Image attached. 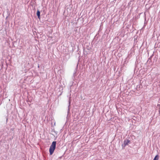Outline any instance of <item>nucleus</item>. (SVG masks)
<instances>
[{"label": "nucleus", "mask_w": 160, "mask_h": 160, "mask_svg": "<svg viewBox=\"0 0 160 160\" xmlns=\"http://www.w3.org/2000/svg\"><path fill=\"white\" fill-rule=\"evenodd\" d=\"M8 16H7L6 17V19H7V18H8Z\"/></svg>", "instance_id": "obj_12"}, {"label": "nucleus", "mask_w": 160, "mask_h": 160, "mask_svg": "<svg viewBox=\"0 0 160 160\" xmlns=\"http://www.w3.org/2000/svg\"><path fill=\"white\" fill-rule=\"evenodd\" d=\"M38 68H39V64H38Z\"/></svg>", "instance_id": "obj_11"}, {"label": "nucleus", "mask_w": 160, "mask_h": 160, "mask_svg": "<svg viewBox=\"0 0 160 160\" xmlns=\"http://www.w3.org/2000/svg\"><path fill=\"white\" fill-rule=\"evenodd\" d=\"M78 63L77 64V68H75V70L74 72V73H73V76L74 77H75V76L76 75V71H77V69H78Z\"/></svg>", "instance_id": "obj_6"}, {"label": "nucleus", "mask_w": 160, "mask_h": 160, "mask_svg": "<svg viewBox=\"0 0 160 160\" xmlns=\"http://www.w3.org/2000/svg\"><path fill=\"white\" fill-rule=\"evenodd\" d=\"M142 87V85L141 84H139L136 87V89L137 90H139L140 89V88Z\"/></svg>", "instance_id": "obj_5"}, {"label": "nucleus", "mask_w": 160, "mask_h": 160, "mask_svg": "<svg viewBox=\"0 0 160 160\" xmlns=\"http://www.w3.org/2000/svg\"><path fill=\"white\" fill-rule=\"evenodd\" d=\"M159 105H160V104H158V106H159Z\"/></svg>", "instance_id": "obj_13"}, {"label": "nucleus", "mask_w": 160, "mask_h": 160, "mask_svg": "<svg viewBox=\"0 0 160 160\" xmlns=\"http://www.w3.org/2000/svg\"><path fill=\"white\" fill-rule=\"evenodd\" d=\"M38 17V18L39 19H40V12L39 10H38L36 13Z\"/></svg>", "instance_id": "obj_4"}, {"label": "nucleus", "mask_w": 160, "mask_h": 160, "mask_svg": "<svg viewBox=\"0 0 160 160\" xmlns=\"http://www.w3.org/2000/svg\"><path fill=\"white\" fill-rule=\"evenodd\" d=\"M56 141H55L52 142L49 149V152L50 155H52L53 153L56 148Z\"/></svg>", "instance_id": "obj_1"}, {"label": "nucleus", "mask_w": 160, "mask_h": 160, "mask_svg": "<svg viewBox=\"0 0 160 160\" xmlns=\"http://www.w3.org/2000/svg\"><path fill=\"white\" fill-rule=\"evenodd\" d=\"M159 157V155H157L155 156L153 160H158Z\"/></svg>", "instance_id": "obj_7"}, {"label": "nucleus", "mask_w": 160, "mask_h": 160, "mask_svg": "<svg viewBox=\"0 0 160 160\" xmlns=\"http://www.w3.org/2000/svg\"><path fill=\"white\" fill-rule=\"evenodd\" d=\"M71 100H72L71 98V97H69V101H68L69 104V105L68 106V114L70 113V103H71Z\"/></svg>", "instance_id": "obj_3"}, {"label": "nucleus", "mask_w": 160, "mask_h": 160, "mask_svg": "<svg viewBox=\"0 0 160 160\" xmlns=\"http://www.w3.org/2000/svg\"><path fill=\"white\" fill-rule=\"evenodd\" d=\"M98 35V34H97L95 36V38H98V36L97 37Z\"/></svg>", "instance_id": "obj_10"}, {"label": "nucleus", "mask_w": 160, "mask_h": 160, "mask_svg": "<svg viewBox=\"0 0 160 160\" xmlns=\"http://www.w3.org/2000/svg\"><path fill=\"white\" fill-rule=\"evenodd\" d=\"M151 57H152V56H151V57L150 58H148V60L147 62L148 63H150V62H151Z\"/></svg>", "instance_id": "obj_8"}, {"label": "nucleus", "mask_w": 160, "mask_h": 160, "mask_svg": "<svg viewBox=\"0 0 160 160\" xmlns=\"http://www.w3.org/2000/svg\"><path fill=\"white\" fill-rule=\"evenodd\" d=\"M52 131L53 132H54L55 133H56V134H57V132H56V131H55V130H54V129H52Z\"/></svg>", "instance_id": "obj_9"}, {"label": "nucleus", "mask_w": 160, "mask_h": 160, "mask_svg": "<svg viewBox=\"0 0 160 160\" xmlns=\"http://www.w3.org/2000/svg\"><path fill=\"white\" fill-rule=\"evenodd\" d=\"M131 143V141L127 139H125L123 142V144L122 145V149H124L125 147L128 145V144Z\"/></svg>", "instance_id": "obj_2"}]
</instances>
